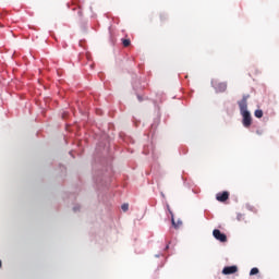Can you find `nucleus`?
<instances>
[{"instance_id": "nucleus-6", "label": "nucleus", "mask_w": 279, "mask_h": 279, "mask_svg": "<svg viewBox=\"0 0 279 279\" xmlns=\"http://www.w3.org/2000/svg\"><path fill=\"white\" fill-rule=\"evenodd\" d=\"M169 213L171 215V221H172V226L173 228L178 229V228H181L182 227V220H179L175 222V219H173V211L171 209H169Z\"/></svg>"}, {"instance_id": "nucleus-14", "label": "nucleus", "mask_w": 279, "mask_h": 279, "mask_svg": "<svg viewBox=\"0 0 279 279\" xmlns=\"http://www.w3.org/2000/svg\"><path fill=\"white\" fill-rule=\"evenodd\" d=\"M2 267V262L0 260V268Z\"/></svg>"}, {"instance_id": "nucleus-5", "label": "nucleus", "mask_w": 279, "mask_h": 279, "mask_svg": "<svg viewBox=\"0 0 279 279\" xmlns=\"http://www.w3.org/2000/svg\"><path fill=\"white\" fill-rule=\"evenodd\" d=\"M230 197V193L228 192H222V193H218L217 196H216V199L218 202H228Z\"/></svg>"}, {"instance_id": "nucleus-9", "label": "nucleus", "mask_w": 279, "mask_h": 279, "mask_svg": "<svg viewBox=\"0 0 279 279\" xmlns=\"http://www.w3.org/2000/svg\"><path fill=\"white\" fill-rule=\"evenodd\" d=\"M123 213H128V210H130V204L128 203H124L122 206H121Z\"/></svg>"}, {"instance_id": "nucleus-16", "label": "nucleus", "mask_w": 279, "mask_h": 279, "mask_svg": "<svg viewBox=\"0 0 279 279\" xmlns=\"http://www.w3.org/2000/svg\"><path fill=\"white\" fill-rule=\"evenodd\" d=\"M140 101H142L141 96H138Z\"/></svg>"}, {"instance_id": "nucleus-15", "label": "nucleus", "mask_w": 279, "mask_h": 279, "mask_svg": "<svg viewBox=\"0 0 279 279\" xmlns=\"http://www.w3.org/2000/svg\"><path fill=\"white\" fill-rule=\"evenodd\" d=\"M166 250H169V245L166 246Z\"/></svg>"}, {"instance_id": "nucleus-12", "label": "nucleus", "mask_w": 279, "mask_h": 279, "mask_svg": "<svg viewBox=\"0 0 279 279\" xmlns=\"http://www.w3.org/2000/svg\"><path fill=\"white\" fill-rule=\"evenodd\" d=\"M77 16H78V19H82V16H84V13L82 12V9L77 10Z\"/></svg>"}, {"instance_id": "nucleus-1", "label": "nucleus", "mask_w": 279, "mask_h": 279, "mask_svg": "<svg viewBox=\"0 0 279 279\" xmlns=\"http://www.w3.org/2000/svg\"><path fill=\"white\" fill-rule=\"evenodd\" d=\"M250 95H244L240 101H238L240 113L242 114V125L251 128L252 125V113L247 111V99Z\"/></svg>"}, {"instance_id": "nucleus-13", "label": "nucleus", "mask_w": 279, "mask_h": 279, "mask_svg": "<svg viewBox=\"0 0 279 279\" xmlns=\"http://www.w3.org/2000/svg\"><path fill=\"white\" fill-rule=\"evenodd\" d=\"M256 134H258L259 136L263 135V130H257Z\"/></svg>"}, {"instance_id": "nucleus-4", "label": "nucleus", "mask_w": 279, "mask_h": 279, "mask_svg": "<svg viewBox=\"0 0 279 279\" xmlns=\"http://www.w3.org/2000/svg\"><path fill=\"white\" fill-rule=\"evenodd\" d=\"M239 271V267L236 266H227L222 269L223 276H230L232 274H236Z\"/></svg>"}, {"instance_id": "nucleus-8", "label": "nucleus", "mask_w": 279, "mask_h": 279, "mask_svg": "<svg viewBox=\"0 0 279 279\" xmlns=\"http://www.w3.org/2000/svg\"><path fill=\"white\" fill-rule=\"evenodd\" d=\"M123 47H130L132 45V41L130 39H122Z\"/></svg>"}, {"instance_id": "nucleus-7", "label": "nucleus", "mask_w": 279, "mask_h": 279, "mask_svg": "<svg viewBox=\"0 0 279 279\" xmlns=\"http://www.w3.org/2000/svg\"><path fill=\"white\" fill-rule=\"evenodd\" d=\"M254 116L256 117V119H263V110H255Z\"/></svg>"}, {"instance_id": "nucleus-11", "label": "nucleus", "mask_w": 279, "mask_h": 279, "mask_svg": "<svg viewBox=\"0 0 279 279\" xmlns=\"http://www.w3.org/2000/svg\"><path fill=\"white\" fill-rule=\"evenodd\" d=\"M159 19H160L161 23H165V21H167V15L160 14Z\"/></svg>"}, {"instance_id": "nucleus-2", "label": "nucleus", "mask_w": 279, "mask_h": 279, "mask_svg": "<svg viewBox=\"0 0 279 279\" xmlns=\"http://www.w3.org/2000/svg\"><path fill=\"white\" fill-rule=\"evenodd\" d=\"M213 235L217 241H220V243H226L228 241L226 233H221L219 229H215Z\"/></svg>"}, {"instance_id": "nucleus-10", "label": "nucleus", "mask_w": 279, "mask_h": 279, "mask_svg": "<svg viewBox=\"0 0 279 279\" xmlns=\"http://www.w3.org/2000/svg\"><path fill=\"white\" fill-rule=\"evenodd\" d=\"M259 272L258 268H252L250 271V276H256Z\"/></svg>"}, {"instance_id": "nucleus-3", "label": "nucleus", "mask_w": 279, "mask_h": 279, "mask_svg": "<svg viewBox=\"0 0 279 279\" xmlns=\"http://www.w3.org/2000/svg\"><path fill=\"white\" fill-rule=\"evenodd\" d=\"M213 86L217 90V93H226V90L228 89V83L213 82Z\"/></svg>"}]
</instances>
